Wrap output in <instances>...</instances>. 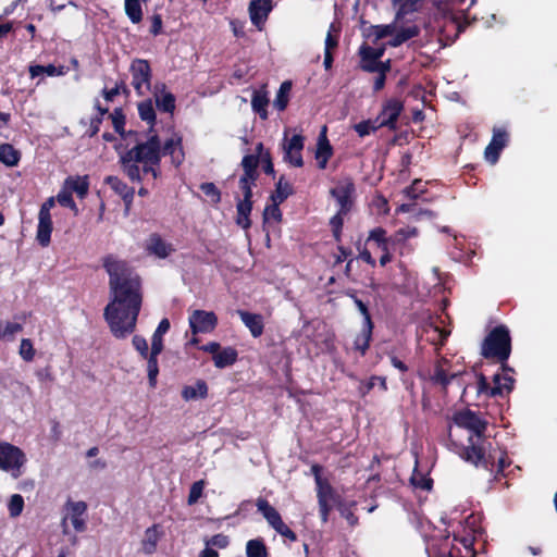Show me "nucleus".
I'll return each mask as SVG.
<instances>
[{
  "instance_id": "1",
  "label": "nucleus",
  "mask_w": 557,
  "mask_h": 557,
  "mask_svg": "<svg viewBox=\"0 0 557 557\" xmlns=\"http://www.w3.org/2000/svg\"><path fill=\"white\" fill-rule=\"evenodd\" d=\"M102 265L109 275L110 301L104 318L117 338L133 333L143 304L141 280L126 261L109 255Z\"/></svg>"
},
{
  "instance_id": "2",
  "label": "nucleus",
  "mask_w": 557,
  "mask_h": 557,
  "mask_svg": "<svg viewBox=\"0 0 557 557\" xmlns=\"http://www.w3.org/2000/svg\"><path fill=\"white\" fill-rule=\"evenodd\" d=\"M161 154L171 156L175 165L182 164L184 161L182 138L174 135L161 148L158 135L150 132L146 141L137 144L121 157L123 170L132 181H140L146 174L157 178Z\"/></svg>"
},
{
  "instance_id": "3",
  "label": "nucleus",
  "mask_w": 557,
  "mask_h": 557,
  "mask_svg": "<svg viewBox=\"0 0 557 557\" xmlns=\"http://www.w3.org/2000/svg\"><path fill=\"white\" fill-rule=\"evenodd\" d=\"M395 5H398L395 18L389 24L369 25L362 27V36L372 44L379 40L388 38L386 45L389 47H398L407 40L416 37L419 28L414 24L404 22V18L418 11L421 5V0H394Z\"/></svg>"
},
{
  "instance_id": "4",
  "label": "nucleus",
  "mask_w": 557,
  "mask_h": 557,
  "mask_svg": "<svg viewBox=\"0 0 557 557\" xmlns=\"http://www.w3.org/2000/svg\"><path fill=\"white\" fill-rule=\"evenodd\" d=\"M454 423L458 428H463L472 432L469 436L470 446L466 449L463 458L475 466H483L487 468L493 466L496 461L499 468L506 466L505 458L502 454L496 456V453L487 451L485 444H480V438L485 431L486 423L481 420L479 416L470 410H462L456 412L454 416Z\"/></svg>"
},
{
  "instance_id": "5",
  "label": "nucleus",
  "mask_w": 557,
  "mask_h": 557,
  "mask_svg": "<svg viewBox=\"0 0 557 557\" xmlns=\"http://www.w3.org/2000/svg\"><path fill=\"white\" fill-rule=\"evenodd\" d=\"M465 523L463 532L455 534L453 540L448 535L440 541L432 539L426 546L429 557H472L471 549L478 532V518L469 515Z\"/></svg>"
},
{
  "instance_id": "6",
  "label": "nucleus",
  "mask_w": 557,
  "mask_h": 557,
  "mask_svg": "<svg viewBox=\"0 0 557 557\" xmlns=\"http://www.w3.org/2000/svg\"><path fill=\"white\" fill-rule=\"evenodd\" d=\"M387 46L388 45L384 42L377 47H371L369 44L364 42L359 48L360 67L367 72L377 73L374 79V90L376 91L384 87L385 75L391 70L389 60L384 62L380 61Z\"/></svg>"
},
{
  "instance_id": "7",
  "label": "nucleus",
  "mask_w": 557,
  "mask_h": 557,
  "mask_svg": "<svg viewBox=\"0 0 557 557\" xmlns=\"http://www.w3.org/2000/svg\"><path fill=\"white\" fill-rule=\"evenodd\" d=\"M482 354L490 358L496 357L500 361L508 359L510 355V336L505 326L495 327L485 338L482 346Z\"/></svg>"
},
{
  "instance_id": "8",
  "label": "nucleus",
  "mask_w": 557,
  "mask_h": 557,
  "mask_svg": "<svg viewBox=\"0 0 557 557\" xmlns=\"http://www.w3.org/2000/svg\"><path fill=\"white\" fill-rule=\"evenodd\" d=\"M27 461L24 451L10 443H0V470L8 472L13 479L23 474Z\"/></svg>"
},
{
  "instance_id": "9",
  "label": "nucleus",
  "mask_w": 557,
  "mask_h": 557,
  "mask_svg": "<svg viewBox=\"0 0 557 557\" xmlns=\"http://www.w3.org/2000/svg\"><path fill=\"white\" fill-rule=\"evenodd\" d=\"M87 504L84 500H67L64 505V515L61 520L62 533L69 534V523L76 532L87 529Z\"/></svg>"
},
{
  "instance_id": "10",
  "label": "nucleus",
  "mask_w": 557,
  "mask_h": 557,
  "mask_svg": "<svg viewBox=\"0 0 557 557\" xmlns=\"http://www.w3.org/2000/svg\"><path fill=\"white\" fill-rule=\"evenodd\" d=\"M256 506L259 512L262 513L268 524L273 528L280 535L288 539L292 542L297 540L294 531H292L282 520L280 512L269 504L264 498H258Z\"/></svg>"
},
{
  "instance_id": "11",
  "label": "nucleus",
  "mask_w": 557,
  "mask_h": 557,
  "mask_svg": "<svg viewBox=\"0 0 557 557\" xmlns=\"http://www.w3.org/2000/svg\"><path fill=\"white\" fill-rule=\"evenodd\" d=\"M132 86L139 96L147 94L151 86V71L147 61L135 60L131 65Z\"/></svg>"
},
{
  "instance_id": "12",
  "label": "nucleus",
  "mask_w": 557,
  "mask_h": 557,
  "mask_svg": "<svg viewBox=\"0 0 557 557\" xmlns=\"http://www.w3.org/2000/svg\"><path fill=\"white\" fill-rule=\"evenodd\" d=\"M188 323L193 334L211 333L218 324V318L212 311L194 310Z\"/></svg>"
},
{
  "instance_id": "13",
  "label": "nucleus",
  "mask_w": 557,
  "mask_h": 557,
  "mask_svg": "<svg viewBox=\"0 0 557 557\" xmlns=\"http://www.w3.org/2000/svg\"><path fill=\"white\" fill-rule=\"evenodd\" d=\"M273 10L272 0H251L248 7L251 23L262 30L269 14Z\"/></svg>"
},
{
  "instance_id": "14",
  "label": "nucleus",
  "mask_w": 557,
  "mask_h": 557,
  "mask_svg": "<svg viewBox=\"0 0 557 557\" xmlns=\"http://www.w3.org/2000/svg\"><path fill=\"white\" fill-rule=\"evenodd\" d=\"M354 190V183L347 177L339 180L332 188L331 194L336 199L342 212L349 211Z\"/></svg>"
},
{
  "instance_id": "15",
  "label": "nucleus",
  "mask_w": 557,
  "mask_h": 557,
  "mask_svg": "<svg viewBox=\"0 0 557 557\" xmlns=\"http://www.w3.org/2000/svg\"><path fill=\"white\" fill-rule=\"evenodd\" d=\"M305 138L297 134L283 145L284 160L293 166L300 168L304 164L301 151L304 149Z\"/></svg>"
},
{
  "instance_id": "16",
  "label": "nucleus",
  "mask_w": 557,
  "mask_h": 557,
  "mask_svg": "<svg viewBox=\"0 0 557 557\" xmlns=\"http://www.w3.org/2000/svg\"><path fill=\"white\" fill-rule=\"evenodd\" d=\"M403 111V103L396 99H389L383 106V109L377 117L380 127L386 126L391 129L396 128L398 116Z\"/></svg>"
},
{
  "instance_id": "17",
  "label": "nucleus",
  "mask_w": 557,
  "mask_h": 557,
  "mask_svg": "<svg viewBox=\"0 0 557 557\" xmlns=\"http://www.w3.org/2000/svg\"><path fill=\"white\" fill-rule=\"evenodd\" d=\"M512 387L513 379L507 373L494 375V387L492 388L487 387V383L483 376L480 377L479 392H486L491 396L508 394L511 392Z\"/></svg>"
},
{
  "instance_id": "18",
  "label": "nucleus",
  "mask_w": 557,
  "mask_h": 557,
  "mask_svg": "<svg viewBox=\"0 0 557 557\" xmlns=\"http://www.w3.org/2000/svg\"><path fill=\"white\" fill-rule=\"evenodd\" d=\"M507 133L500 128H495L493 137L488 146L485 148L484 157L491 164H495L499 158V153L507 145Z\"/></svg>"
},
{
  "instance_id": "19",
  "label": "nucleus",
  "mask_w": 557,
  "mask_h": 557,
  "mask_svg": "<svg viewBox=\"0 0 557 557\" xmlns=\"http://www.w3.org/2000/svg\"><path fill=\"white\" fill-rule=\"evenodd\" d=\"M145 249L149 255H153L161 259L169 257L174 251L172 245L166 243L158 234H151L147 238L145 243Z\"/></svg>"
},
{
  "instance_id": "20",
  "label": "nucleus",
  "mask_w": 557,
  "mask_h": 557,
  "mask_svg": "<svg viewBox=\"0 0 557 557\" xmlns=\"http://www.w3.org/2000/svg\"><path fill=\"white\" fill-rule=\"evenodd\" d=\"M333 154L332 146L326 136V126H323L319 134L315 149V160L320 169H325L327 161Z\"/></svg>"
},
{
  "instance_id": "21",
  "label": "nucleus",
  "mask_w": 557,
  "mask_h": 557,
  "mask_svg": "<svg viewBox=\"0 0 557 557\" xmlns=\"http://www.w3.org/2000/svg\"><path fill=\"white\" fill-rule=\"evenodd\" d=\"M163 536L162 528L159 524H153L146 529L141 539V552L145 555H151L157 550L158 543Z\"/></svg>"
},
{
  "instance_id": "22",
  "label": "nucleus",
  "mask_w": 557,
  "mask_h": 557,
  "mask_svg": "<svg viewBox=\"0 0 557 557\" xmlns=\"http://www.w3.org/2000/svg\"><path fill=\"white\" fill-rule=\"evenodd\" d=\"M181 395L185 401L206 399L208 396V385L203 380H197L193 384L184 385Z\"/></svg>"
},
{
  "instance_id": "23",
  "label": "nucleus",
  "mask_w": 557,
  "mask_h": 557,
  "mask_svg": "<svg viewBox=\"0 0 557 557\" xmlns=\"http://www.w3.org/2000/svg\"><path fill=\"white\" fill-rule=\"evenodd\" d=\"M52 230L53 225L51 214L38 213L36 238L42 247H47L50 244Z\"/></svg>"
},
{
  "instance_id": "24",
  "label": "nucleus",
  "mask_w": 557,
  "mask_h": 557,
  "mask_svg": "<svg viewBox=\"0 0 557 557\" xmlns=\"http://www.w3.org/2000/svg\"><path fill=\"white\" fill-rule=\"evenodd\" d=\"M238 315L253 337H259L263 333V318L260 314L239 310Z\"/></svg>"
},
{
  "instance_id": "25",
  "label": "nucleus",
  "mask_w": 557,
  "mask_h": 557,
  "mask_svg": "<svg viewBox=\"0 0 557 557\" xmlns=\"http://www.w3.org/2000/svg\"><path fill=\"white\" fill-rule=\"evenodd\" d=\"M457 372H449L447 368V362H441L436 366L434 373L431 376V381L440 385L443 389L447 387V385L457 377Z\"/></svg>"
},
{
  "instance_id": "26",
  "label": "nucleus",
  "mask_w": 557,
  "mask_h": 557,
  "mask_svg": "<svg viewBox=\"0 0 557 557\" xmlns=\"http://www.w3.org/2000/svg\"><path fill=\"white\" fill-rule=\"evenodd\" d=\"M106 183L124 199L126 208H128L133 201L134 190L116 176H108Z\"/></svg>"
},
{
  "instance_id": "27",
  "label": "nucleus",
  "mask_w": 557,
  "mask_h": 557,
  "mask_svg": "<svg viewBox=\"0 0 557 557\" xmlns=\"http://www.w3.org/2000/svg\"><path fill=\"white\" fill-rule=\"evenodd\" d=\"M312 471L314 473L315 483L318 487L319 505L324 506V503H331V500L333 499V490L331 485L321 478L318 466H313Z\"/></svg>"
},
{
  "instance_id": "28",
  "label": "nucleus",
  "mask_w": 557,
  "mask_h": 557,
  "mask_svg": "<svg viewBox=\"0 0 557 557\" xmlns=\"http://www.w3.org/2000/svg\"><path fill=\"white\" fill-rule=\"evenodd\" d=\"M63 186L75 193L79 198H84L88 194L89 183L87 176H70L67 177Z\"/></svg>"
},
{
  "instance_id": "29",
  "label": "nucleus",
  "mask_w": 557,
  "mask_h": 557,
  "mask_svg": "<svg viewBox=\"0 0 557 557\" xmlns=\"http://www.w3.org/2000/svg\"><path fill=\"white\" fill-rule=\"evenodd\" d=\"M237 360V351L232 347L221 348L213 357L214 366L219 369L232 366Z\"/></svg>"
},
{
  "instance_id": "30",
  "label": "nucleus",
  "mask_w": 557,
  "mask_h": 557,
  "mask_svg": "<svg viewBox=\"0 0 557 557\" xmlns=\"http://www.w3.org/2000/svg\"><path fill=\"white\" fill-rule=\"evenodd\" d=\"M170 330V321L162 319L152 334L151 337V349L154 354H161L163 349V335Z\"/></svg>"
},
{
  "instance_id": "31",
  "label": "nucleus",
  "mask_w": 557,
  "mask_h": 557,
  "mask_svg": "<svg viewBox=\"0 0 557 557\" xmlns=\"http://www.w3.org/2000/svg\"><path fill=\"white\" fill-rule=\"evenodd\" d=\"M66 73H67V70L65 66L57 67L52 64H49L47 66H44V65H30L29 66V74H30L32 78H35L42 74H46L48 76H63Z\"/></svg>"
},
{
  "instance_id": "32",
  "label": "nucleus",
  "mask_w": 557,
  "mask_h": 557,
  "mask_svg": "<svg viewBox=\"0 0 557 557\" xmlns=\"http://www.w3.org/2000/svg\"><path fill=\"white\" fill-rule=\"evenodd\" d=\"M156 103L159 110L172 113L175 109V97L166 91L164 87L154 92Z\"/></svg>"
},
{
  "instance_id": "33",
  "label": "nucleus",
  "mask_w": 557,
  "mask_h": 557,
  "mask_svg": "<svg viewBox=\"0 0 557 557\" xmlns=\"http://www.w3.org/2000/svg\"><path fill=\"white\" fill-rule=\"evenodd\" d=\"M21 153L10 144L0 145V162L7 166L17 165Z\"/></svg>"
},
{
  "instance_id": "34",
  "label": "nucleus",
  "mask_w": 557,
  "mask_h": 557,
  "mask_svg": "<svg viewBox=\"0 0 557 557\" xmlns=\"http://www.w3.org/2000/svg\"><path fill=\"white\" fill-rule=\"evenodd\" d=\"M237 224L243 228H248L250 226L249 215L252 209L251 200H238L237 202Z\"/></svg>"
},
{
  "instance_id": "35",
  "label": "nucleus",
  "mask_w": 557,
  "mask_h": 557,
  "mask_svg": "<svg viewBox=\"0 0 557 557\" xmlns=\"http://www.w3.org/2000/svg\"><path fill=\"white\" fill-rule=\"evenodd\" d=\"M292 90L290 82H283L273 101V107L278 111L285 110L289 100V92Z\"/></svg>"
},
{
  "instance_id": "36",
  "label": "nucleus",
  "mask_w": 557,
  "mask_h": 557,
  "mask_svg": "<svg viewBox=\"0 0 557 557\" xmlns=\"http://www.w3.org/2000/svg\"><path fill=\"white\" fill-rule=\"evenodd\" d=\"M269 100L267 95L262 91H255L251 99V107L255 112H257L261 119L265 120L268 117L267 107Z\"/></svg>"
},
{
  "instance_id": "37",
  "label": "nucleus",
  "mask_w": 557,
  "mask_h": 557,
  "mask_svg": "<svg viewBox=\"0 0 557 557\" xmlns=\"http://www.w3.org/2000/svg\"><path fill=\"white\" fill-rule=\"evenodd\" d=\"M125 13L134 24H138L143 20V9L139 0H125Z\"/></svg>"
},
{
  "instance_id": "38",
  "label": "nucleus",
  "mask_w": 557,
  "mask_h": 557,
  "mask_svg": "<svg viewBox=\"0 0 557 557\" xmlns=\"http://www.w3.org/2000/svg\"><path fill=\"white\" fill-rule=\"evenodd\" d=\"M160 354H154V350H150V355L146 358L147 359V372H148V380L150 387H156L157 385V376L159 373V367H158V356Z\"/></svg>"
},
{
  "instance_id": "39",
  "label": "nucleus",
  "mask_w": 557,
  "mask_h": 557,
  "mask_svg": "<svg viewBox=\"0 0 557 557\" xmlns=\"http://www.w3.org/2000/svg\"><path fill=\"white\" fill-rule=\"evenodd\" d=\"M372 324H363L361 333L355 339V348L357 350H360L361 354H364L369 347V343L372 335Z\"/></svg>"
},
{
  "instance_id": "40",
  "label": "nucleus",
  "mask_w": 557,
  "mask_h": 557,
  "mask_svg": "<svg viewBox=\"0 0 557 557\" xmlns=\"http://www.w3.org/2000/svg\"><path fill=\"white\" fill-rule=\"evenodd\" d=\"M339 27L332 23L329 27L325 41H324V52H332L333 49H335L338 45L339 39Z\"/></svg>"
},
{
  "instance_id": "41",
  "label": "nucleus",
  "mask_w": 557,
  "mask_h": 557,
  "mask_svg": "<svg viewBox=\"0 0 557 557\" xmlns=\"http://www.w3.org/2000/svg\"><path fill=\"white\" fill-rule=\"evenodd\" d=\"M293 191V188L289 183L285 182L283 177H281L276 184V189L274 194L271 196L272 201L274 202H283Z\"/></svg>"
},
{
  "instance_id": "42",
  "label": "nucleus",
  "mask_w": 557,
  "mask_h": 557,
  "mask_svg": "<svg viewBox=\"0 0 557 557\" xmlns=\"http://www.w3.org/2000/svg\"><path fill=\"white\" fill-rule=\"evenodd\" d=\"M23 330V323L16 321L0 322V339L13 337Z\"/></svg>"
},
{
  "instance_id": "43",
  "label": "nucleus",
  "mask_w": 557,
  "mask_h": 557,
  "mask_svg": "<svg viewBox=\"0 0 557 557\" xmlns=\"http://www.w3.org/2000/svg\"><path fill=\"white\" fill-rule=\"evenodd\" d=\"M260 159L255 154L245 156L242 161L244 173L243 175H249L257 178V168Z\"/></svg>"
},
{
  "instance_id": "44",
  "label": "nucleus",
  "mask_w": 557,
  "mask_h": 557,
  "mask_svg": "<svg viewBox=\"0 0 557 557\" xmlns=\"http://www.w3.org/2000/svg\"><path fill=\"white\" fill-rule=\"evenodd\" d=\"M247 557H267V548L261 540H250L246 545Z\"/></svg>"
},
{
  "instance_id": "45",
  "label": "nucleus",
  "mask_w": 557,
  "mask_h": 557,
  "mask_svg": "<svg viewBox=\"0 0 557 557\" xmlns=\"http://www.w3.org/2000/svg\"><path fill=\"white\" fill-rule=\"evenodd\" d=\"M55 197L61 206L70 208L75 215L78 214V208L72 198L71 190L62 186L61 190L58 193Z\"/></svg>"
},
{
  "instance_id": "46",
  "label": "nucleus",
  "mask_w": 557,
  "mask_h": 557,
  "mask_svg": "<svg viewBox=\"0 0 557 557\" xmlns=\"http://www.w3.org/2000/svg\"><path fill=\"white\" fill-rule=\"evenodd\" d=\"M138 114L143 121L149 124H153L156 120V113L150 100L138 103Z\"/></svg>"
},
{
  "instance_id": "47",
  "label": "nucleus",
  "mask_w": 557,
  "mask_h": 557,
  "mask_svg": "<svg viewBox=\"0 0 557 557\" xmlns=\"http://www.w3.org/2000/svg\"><path fill=\"white\" fill-rule=\"evenodd\" d=\"M10 517H18L24 509V498L20 494H13L8 504Z\"/></svg>"
},
{
  "instance_id": "48",
  "label": "nucleus",
  "mask_w": 557,
  "mask_h": 557,
  "mask_svg": "<svg viewBox=\"0 0 557 557\" xmlns=\"http://www.w3.org/2000/svg\"><path fill=\"white\" fill-rule=\"evenodd\" d=\"M377 128H380V125L376 120L375 121H372V120L362 121V122L354 125V129L357 132V134L360 137L368 136L371 133L375 132Z\"/></svg>"
},
{
  "instance_id": "49",
  "label": "nucleus",
  "mask_w": 557,
  "mask_h": 557,
  "mask_svg": "<svg viewBox=\"0 0 557 557\" xmlns=\"http://www.w3.org/2000/svg\"><path fill=\"white\" fill-rule=\"evenodd\" d=\"M280 202L272 201L271 205L267 206L263 212V220L265 223L270 222H280L282 219V213L278 208Z\"/></svg>"
},
{
  "instance_id": "50",
  "label": "nucleus",
  "mask_w": 557,
  "mask_h": 557,
  "mask_svg": "<svg viewBox=\"0 0 557 557\" xmlns=\"http://www.w3.org/2000/svg\"><path fill=\"white\" fill-rule=\"evenodd\" d=\"M200 189L212 205H216L221 201V193L213 183H202Z\"/></svg>"
},
{
  "instance_id": "51",
  "label": "nucleus",
  "mask_w": 557,
  "mask_h": 557,
  "mask_svg": "<svg viewBox=\"0 0 557 557\" xmlns=\"http://www.w3.org/2000/svg\"><path fill=\"white\" fill-rule=\"evenodd\" d=\"M257 178L249 175H242L239 178V188L243 193L242 200H251L252 191L251 187L255 185Z\"/></svg>"
},
{
  "instance_id": "52",
  "label": "nucleus",
  "mask_w": 557,
  "mask_h": 557,
  "mask_svg": "<svg viewBox=\"0 0 557 557\" xmlns=\"http://www.w3.org/2000/svg\"><path fill=\"white\" fill-rule=\"evenodd\" d=\"M18 354L24 361H32L35 357L33 343L28 338H23L20 344Z\"/></svg>"
},
{
  "instance_id": "53",
  "label": "nucleus",
  "mask_w": 557,
  "mask_h": 557,
  "mask_svg": "<svg viewBox=\"0 0 557 557\" xmlns=\"http://www.w3.org/2000/svg\"><path fill=\"white\" fill-rule=\"evenodd\" d=\"M386 232L381 228L376 227L370 232L368 242H375L377 244V247L382 250H386L387 247V239L385 237Z\"/></svg>"
},
{
  "instance_id": "54",
  "label": "nucleus",
  "mask_w": 557,
  "mask_h": 557,
  "mask_svg": "<svg viewBox=\"0 0 557 557\" xmlns=\"http://www.w3.org/2000/svg\"><path fill=\"white\" fill-rule=\"evenodd\" d=\"M425 190V183L421 180H416L411 186L405 189V194L408 198L416 199Z\"/></svg>"
},
{
  "instance_id": "55",
  "label": "nucleus",
  "mask_w": 557,
  "mask_h": 557,
  "mask_svg": "<svg viewBox=\"0 0 557 557\" xmlns=\"http://www.w3.org/2000/svg\"><path fill=\"white\" fill-rule=\"evenodd\" d=\"M411 484L414 487H418V488H421L424 491H429V490H431L432 481H431V479L426 478L425 475H423L419 472H413V474L411 476Z\"/></svg>"
},
{
  "instance_id": "56",
  "label": "nucleus",
  "mask_w": 557,
  "mask_h": 557,
  "mask_svg": "<svg viewBox=\"0 0 557 557\" xmlns=\"http://www.w3.org/2000/svg\"><path fill=\"white\" fill-rule=\"evenodd\" d=\"M418 234V231L416 227H404V228H400L398 230L395 235L393 236V240L395 243H401V242H405L406 239L410 238V237H414L417 236Z\"/></svg>"
},
{
  "instance_id": "57",
  "label": "nucleus",
  "mask_w": 557,
  "mask_h": 557,
  "mask_svg": "<svg viewBox=\"0 0 557 557\" xmlns=\"http://www.w3.org/2000/svg\"><path fill=\"white\" fill-rule=\"evenodd\" d=\"M203 487H205L203 481H197L191 485L189 495H188V504L189 505L197 503V500L202 495Z\"/></svg>"
},
{
  "instance_id": "58",
  "label": "nucleus",
  "mask_w": 557,
  "mask_h": 557,
  "mask_svg": "<svg viewBox=\"0 0 557 557\" xmlns=\"http://www.w3.org/2000/svg\"><path fill=\"white\" fill-rule=\"evenodd\" d=\"M132 343L143 358H147L150 355L147 341L143 336L135 335Z\"/></svg>"
},
{
  "instance_id": "59",
  "label": "nucleus",
  "mask_w": 557,
  "mask_h": 557,
  "mask_svg": "<svg viewBox=\"0 0 557 557\" xmlns=\"http://www.w3.org/2000/svg\"><path fill=\"white\" fill-rule=\"evenodd\" d=\"M111 119H112V124H113L115 132L122 134L123 129H124V124H125V117H124L122 111L115 109L111 114Z\"/></svg>"
},
{
  "instance_id": "60",
  "label": "nucleus",
  "mask_w": 557,
  "mask_h": 557,
  "mask_svg": "<svg viewBox=\"0 0 557 557\" xmlns=\"http://www.w3.org/2000/svg\"><path fill=\"white\" fill-rule=\"evenodd\" d=\"M372 207L379 214H386L389 210L387 200L382 196H377L373 199Z\"/></svg>"
},
{
  "instance_id": "61",
  "label": "nucleus",
  "mask_w": 557,
  "mask_h": 557,
  "mask_svg": "<svg viewBox=\"0 0 557 557\" xmlns=\"http://www.w3.org/2000/svg\"><path fill=\"white\" fill-rule=\"evenodd\" d=\"M346 212H342L341 209L338 210L337 214H335L332 219H331V226H332V230H333V233H334V236L336 237V239H338L339 237V233H341V230H342V225H343V214H345Z\"/></svg>"
},
{
  "instance_id": "62",
  "label": "nucleus",
  "mask_w": 557,
  "mask_h": 557,
  "mask_svg": "<svg viewBox=\"0 0 557 557\" xmlns=\"http://www.w3.org/2000/svg\"><path fill=\"white\" fill-rule=\"evenodd\" d=\"M228 537L224 534H216L207 541V546H215L218 548H225L228 545Z\"/></svg>"
},
{
  "instance_id": "63",
  "label": "nucleus",
  "mask_w": 557,
  "mask_h": 557,
  "mask_svg": "<svg viewBox=\"0 0 557 557\" xmlns=\"http://www.w3.org/2000/svg\"><path fill=\"white\" fill-rule=\"evenodd\" d=\"M354 301L359 310V312L363 317L364 324H372L371 317L369 314L367 306L358 298L354 297Z\"/></svg>"
},
{
  "instance_id": "64",
  "label": "nucleus",
  "mask_w": 557,
  "mask_h": 557,
  "mask_svg": "<svg viewBox=\"0 0 557 557\" xmlns=\"http://www.w3.org/2000/svg\"><path fill=\"white\" fill-rule=\"evenodd\" d=\"M121 90L126 91V86L123 83L121 85H116L112 89H109V90L104 89L103 97L107 101H112L114 99V97L121 92Z\"/></svg>"
}]
</instances>
